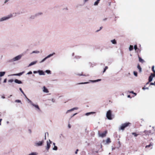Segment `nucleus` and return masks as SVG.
Here are the masks:
<instances>
[{"instance_id": "10", "label": "nucleus", "mask_w": 155, "mask_h": 155, "mask_svg": "<svg viewBox=\"0 0 155 155\" xmlns=\"http://www.w3.org/2000/svg\"><path fill=\"white\" fill-rule=\"evenodd\" d=\"M24 71H23L21 72H20V73H18V74H12V75H11V76H21V75L23 73H24Z\"/></svg>"}, {"instance_id": "50", "label": "nucleus", "mask_w": 155, "mask_h": 155, "mask_svg": "<svg viewBox=\"0 0 155 155\" xmlns=\"http://www.w3.org/2000/svg\"><path fill=\"white\" fill-rule=\"evenodd\" d=\"M6 82H7V79L5 78L4 79L3 82L4 83H5Z\"/></svg>"}, {"instance_id": "6", "label": "nucleus", "mask_w": 155, "mask_h": 155, "mask_svg": "<svg viewBox=\"0 0 155 155\" xmlns=\"http://www.w3.org/2000/svg\"><path fill=\"white\" fill-rule=\"evenodd\" d=\"M107 133V130H105L104 132L102 134H101L99 131H98V136L100 137H105L106 136V134Z\"/></svg>"}, {"instance_id": "14", "label": "nucleus", "mask_w": 155, "mask_h": 155, "mask_svg": "<svg viewBox=\"0 0 155 155\" xmlns=\"http://www.w3.org/2000/svg\"><path fill=\"white\" fill-rule=\"evenodd\" d=\"M54 54H55V53L54 52L52 54H50L48 55V56H47L45 58H46V59H48V58H50V57L52 56H53Z\"/></svg>"}, {"instance_id": "40", "label": "nucleus", "mask_w": 155, "mask_h": 155, "mask_svg": "<svg viewBox=\"0 0 155 155\" xmlns=\"http://www.w3.org/2000/svg\"><path fill=\"white\" fill-rule=\"evenodd\" d=\"M88 83H89V82H84V83H79L78 84H88Z\"/></svg>"}, {"instance_id": "44", "label": "nucleus", "mask_w": 155, "mask_h": 155, "mask_svg": "<svg viewBox=\"0 0 155 155\" xmlns=\"http://www.w3.org/2000/svg\"><path fill=\"white\" fill-rule=\"evenodd\" d=\"M32 74V71H30L29 72H28L27 73V74Z\"/></svg>"}, {"instance_id": "28", "label": "nucleus", "mask_w": 155, "mask_h": 155, "mask_svg": "<svg viewBox=\"0 0 155 155\" xmlns=\"http://www.w3.org/2000/svg\"><path fill=\"white\" fill-rule=\"evenodd\" d=\"M94 113V112H88V113H86L85 114V115L86 116H88V115H90L91 114H93Z\"/></svg>"}, {"instance_id": "45", "label": "nucleus", "mask_w": 155, "mask_h": 155, "mask_svg": "<svg viewBox=\"0 0 155 155\" xmlns=\"http://www.w3.org/2000/svg\"><path fill=\"white\" fill-rule=\"evenodd\" d=\"M150 76H153V78L155 77V74L152 73Z\"/></svg>"}, {"instance_id": "16", "label": "nucleus", "mask_w": 155, "mask_h": 155, "mask_svg": "<svg viewBox=\"0 0 155 155\" xmlns=\"http://www.w3.org/2000/svg\"><path fill=\"white\" fill-rule=\"evenodd\" d=\"M43 14V13L41 12H39L38 13H36L35 15V16H38L39 15H42Z\"/></svg>"}, {"instance_id": "30", "label": "nucleus", "mask_w": 155, "mask_h": 155, "mask_svg": "<svg viewBox=\"0 0 155 155\" xmlns=\"http://www.w3.org/2000/svg\"><path fill=\"white\" fill-rule=\"evenodd\" d=\"M58 149V147L56 146H54V147L53 148V150H57Z\"/></svg>"}, {"instance_id": "55", "label": "nucleus", "mask_w": 155, "mask_h": 155, "mask_svg": "<svg viewBox=\"0 0 155 155\" xmlns=\"http://www.w3.org/2000/svg\"><path fill=\"white\" fill-rule=\"evenodd\" d=\"M142 89H143L144 90H145V89H148L149 88L148 87H146V88L143 87Z\"/></svg>"}, {"instance_id": "61", "label": "nucleus", "mask_w": 155, "mask_h": 155, "mask_svg": "<svg viewBox=\"0 0 155 155\" xmlns=\"http://www.w3.org/2000/svg\"><path fill=\"white\" fill-rule=\"evenodd\" d=\"M2 119H0V125H1V122L2 121Z\"/></svg>"}, {"instance_id": "12", "label": "nucleus", "mask_w": 155, "mask_h": 155, "mask_svg": "<svg viewBox=\"0 0 155 155\" xmlns=\"http://www.w3.org/2000/svg\"><path fill=\"white\" fill-rule=\"evenodd\" d=\"M38 73L40 75H45V73L42 70H39L38 71Z\"/></svg>"}, {"instance_id": "46", "label": "nucleus", "mask_w": 155, "mask_h": 155, "mask_svg": "<svg viewBox=\"0 0 155 155\" xmlns=\"http://www.w3.org/2000/svg\"><path fill=\"white\" fill-rule=\"evenodd\" d=\"M51 101L53 103H54L55 102V100L53 98H52L51 100Z\"/></svg>"}, {"instance_id": "11", "label": "nucleus", "mask_w": 155, "mask_h": 155, "mask_svg": "<svg viewBox=\"0 0 155 155\" xmlns=\"http://www.w3.org/2000/svg\"><path fill=\"white\" fill-rule=\"evenodd\" d=\"M37 62V61H33L29 64V65H28V67H30L32 65H34V64H35Z\"/></svg>"}, {"instance_id": "27", "label": "nucleus", "mask_w": 155, "mask_h": 155, "mask_svg": "<svg viewBox=\"0 0 155 155\" xmlns=\"http://www.w3.org/2000/svg\"><path fill=\"white\" fill-rule=\"evenodd\" d=\"M25 97L26 98L27 100L28 101V103H29L30 102V101H31L29 99H28L26 96V95L25 94V95H24Z\"/></svg>"}, {"instance_id": "7", "label": "nucleus", "mask_w": 155, "mask_h": 155, "mask_svg": "<svg viewBox=\"0 0 155 155\" xmlns=\"http://www.w3.org/2000/svg\"><path fill=\"white\" fill-rule=\"evenodd\" d=\"M44 142V141L42 140L41 141H39L38 142H36L35 143V146L36 147H38L41 146Z\"/></svg>"}, {"instance_id": "21", "label": "nucleus", "mask_w": 155, "mask_h": 155, "mask_svg": "<svg viewBox=\"0 0 155 155\" xmlns=\"http://www.w3.org/2000/svg\"><path fill=\"white\" fill-rule=\"evenodd\" d=\"M111 141L110 140V138H108L106 140V143L105 144H108Z\"/></svg>"}, {"instance_id": "22", "label": "nucleus", "mask_w": 155, "mask_h": 155, "mask_svg": "<svg viewBox=\"0 0 155 155\" xmlns=\"http://www.w3.org/2000/svg\"><path fill=\"white\" fill-rule=\"evenodd\" d=\"M139 59V61L140 62H141L142 63H143L144 62V61L139 56H138Z\"/></svg>"}, {"instance_id": "35", "label": "nucleus", "mask_w": 155, "mask_h": 155, "mask_svg": "<svg viewBox=\"0 0 155 155\" xmlns=\"http://www.w3.org/2000/svg\"><path fill=\"white\" fill-rule=\"evenodd\" d=\"M15 102H17V103H21V104H22V103H21V100H16L15 101Z\"/></svg>"}, {"instance_id": "42", "label": "nucleus", "mask_w": 155, "mask_h": 155, "mask_svg": "<svg viewBox=\"0 0 155 155\" xmlns=\"http://www.w3.org/2000/svg\"><path fill=\"white\" fill-rule=\"evenodd\" d=\"M134 49H135V51L137 49V45H135L134 46Z\"/></svg>"}, {"instance_id": "62", "label": "nucleus", "mask_w": 155, "mask_h": 155, "mask_svg": "<svg viewBox=\"0 0 155 155\" xmlns=\"http://www.w3.org/2000/svg\"><path fill=\"white\" fill-rule=\"evenodd\" d=\"M21 93H22V94H23V95H25V94L24 93V92L23 91H22Z\"/></svg>"}, {"instance_id": "4", "label": "nucleus", "mask_w": 155, "mask_h": 155, "mask_svg": "<svg viewBox=\"0 0 155 155\" xmlns=\"http://www.w3.org/2000/svg\"><path fill=\"white\" fill-rule=\"evenodd\" d=\"M29 103L32 107H34L36 111H40V108L38 104H35L31 101H30V102Z\"/></svg>"}, {"instance_id": "43", "label": "nucleus", "mask_w": 155, "mask_h": 155, "mask_svg": "<svg viewBox=\"0 0 155 155\" xmlns=\"http://www.w3.org/2000/svg\"><path fill=\"white\" fill-rule=\"evenodd\" d=\"M36 16H35V15H32L31 16L30 18H31L34 19L35 18V17H36Z\"/></svg>"}, {"instance_id": "51", "label": "nucleus", "mask_w": 155, "mask_h": 155, "mask_svg": "<svg viewBox=\"0 0 155 155\" xmlns=\"http://www.w3.org/2000/svg\"><path fill=\"white\" fill-rule=\"evenodd\" d=\"M154 66H152V71H153V70H154Z\"/></svg>"}, {"instance_id": "2", "label": "nucleus", "mask_w": 155, "mask_h": 155, "mask_svg": "<svg viewBox=\"0 0 155 155\" xmlns=\"http://www.w3.org/2000/svg\"><path fill=\"white\" fill-rule=\"evenodd\" d=\"M12 17L13 15L12 14H9L6 16L0 18V22L7 20Z\"/></svg>"}, {"instance_id": "13", "label": "nucleus", "mask_w": 155, "mask_h": 155, "mask_svg": "<svg viewBox=\"0 0 155 155\" xmlns=\"http://www.w3.org/2000/svg\"><path fill=\"white\" fill-rule=\"evenodd\" d=\"M14 81L15 83H18V84H21L22 83V82L21 81L17 79H15Z\"/></svg>"}, {"instance_id": "34", "label": "nucleus", "mask_w": 155, "mask_h": 155, "mask_svg": "<svg viewBox=\"0 0 155 155\" xmlns=\"http://www.w3.org/2000/svg\"><path fill=\"white\" fill-rule=\"evenodd\" d=\"M39 53V51H33L32 52V53Z\"/></svg>"}, {"instance_id": "58", "label": "nucleus", "mask_w": 155, "mask_h": 155, "mask_svg": "<svg viewBox=\"0 0 155 155\" xmlns=\"http://www.w3.org/2000/svg\"><path fill=\"white\" fill-rule=\"evenodd\" d=\"M78 75H80V76H81V75H83V76H88V75H82V74H78Z\"/></svg>"}, {"instance_id": "20", "label": "nucleus", "mask_w": 155, "mask_h": 155, "mask_svg": "<svg viewBox=\"0 0 155 155\" xmlns=\"http://www.w3.org/2000/svg\"><path fill=\"white\" fill-rule=\"evenodd\" d=\"M153 76H150L149 77V79H148L149 82H150L151 81L153 80Z\"/></svg>"}, {"instance_id": "26", "label": "nucleus", "mask_w": 155, "mask_h": 155, "mask_svg": "<svg viewBox=\"0 0 155 155\" xmlns=\"http://www.w3.org/2000/svg\"><path fill=\"white\" fill-rule=\"evenodd\" d=\"M133 49V45H130L129 48V50L130 51H131Z\"/></svg>"}, {"instance_id": "1", "label": "nucleus", "mask_w": 155, "mask_h": 155, "mask_svg": "<svg viewBox=\"0 0 155 155\" xmlns=\"http://www.w3.org/2000/svg\"><path fill=\"white\" fill-rule=\"evenodd\" d=\"M22 56V55H19L8 61L9 62H12L20 60Z\"/></svg>"}, {"instance_id": "41", "label": "nucleus", "mask_w": 155, "mask_h": 155, "mask_svg": "<svg viewBox=\"0 0 155 155\" xmlns=\"http://www.w3.org/2000/svg\"><path fill=\"white\" fill-rule=\"evenodd\" d=\"M13 79H10L8 81L9 82L12 83L13 81Z\"/></svg>"}, {"instance_id": "37", "label": "nucleus", "mask_w": 155, "mask_h": 155, "mask_svg": "<svg viewBox=\"0 0 155 155\" xmlns=\"http://www.w3.org/2000/svg\"><path fill=\"white\" fill-rule=\"evenodd\" d=\"M46 59V58L45 57L40 62V63H41L44 61Z\"/></svg>"}, {"instance_id": "39", "label": "nucleus", "mask_w": 155, "mask_h": 155, "mask_svg": "<svg viewBox=\"0 0 155 155\" xmlns=\"http://www.w3.org/2000/svg\"><path fill=\"white\" fill-rule=\"evenodd\" d=\"M72 109H71L70 110H68L66 112V114H68V113H69V112H70V111H72Z\"/></svg>"}, {"instance_id": "25", "label": "nucleus", "mask_w": 155, "mask_h": 155, "mask_svg": "<svg viewBox=\"0 0 155 155\" xmlns=\"http://www.w3.org/2000/svg\"><path fill=\"white\" fill-rule=\"evenodd\" d=\"M153 146V143H150V144H149V145H147L145 147L146 148L149 147H152Z\"/></svg>"}, {"instance_id": "17", "label": "nucleus", "mask_w": 155, "mask_h": 155, "mask_svg": "<svg viewBox=\"0 0 155 155\" xmlns=\"http://www.w3.org/2000/svg\"><path fill=\"white\" fill-rule=\"evenodd\" d=\"M101 79H97V80H90V81L91 82H92L94 83V82H96L100 81H101Z\"/></svg>"}, {"instance_id": "59", "label": "nucleus", "mask_w": 155, "mask_h": 155, "mask_svg": "<svg viewBox=\"0 0 155 155\" xmlns=\"http://www.w3.org/2000/svg\"><path fill=\"white\" fill-rule=\"evenodd\" d=\"M19 89L20 90V91H21V92L22 91H22V89L21 88H19Z\"/></svg>"}, {"instance_id": "63", "label": "nucleus", "mask_w": 155, "mask_h": 155, "mask_svg": "<svg viewBox=\"0 0 155 155\" xmlns=\"http://www.w3.org/2000/svg\"><path fill=\"white\" fill-rule=\"evenodd\" d=\"M130 93L134 94V92L133 91H131L130 92Z\"/></svg>"}, {"instance_id": "3", "label": "nucleus", "mask_w": 155, "mask_h": 155, "mask_svg": "<svg viewBox=\"0 0 155 155\" xmlns=\"http://www.w3.org/2000/svg\"><path fill=\"white\" fill-rule=\"evenodd\" d=\"M130 124V123L129 122H127L122 124L121 125L120 127L119 128V130H124L125 128L129 126Z\"/></svg>"}, {"instance_id": "48", "label": "nucleus", "mask_w": 155, "mask_h": 155, "mask_svg": "<svg viewBox=\"0 0 155 155\" xmlns=\"http://www.w3.org/2000/svg\"><path fill=\"white\" fill-rule=\"evenodd\" d=\"M9 0H5L4 3L5 4L7 3Z\"/></svg>"}, {"instance_id": "24", "label": "nucleus", "mask_w": 155, "mask_h": 155, "mask_svg": "<svg viewBox=\"0 0 155 155\" xmlns=\"http://www.w3.org/2000/svg\"><path fill=\"white\" fill-rule=\"evenodd\" d=\"M144 132L146 134V135H149L150 133V130L147 131V130H145L144 131Z\"/></svg>"}, {"instance_id": "18", "label": "nucleus", "mask_w": 155, "mask_h": 155, "mask_svg": "<svg viewBox=\"0 0 155 155\" xmlns=\"http://www.w3.org/2000/svg\"><path fill=\"white\" fill-rule=\"evenodd\" d=\"M137 68L139 70V71L141 73L142 71V68L140 66L139 64H138L137 65Z\"/></svg>"}, {"instance_id": "36", "label": "nucleus", "mask_w": 155, "mask_h": 155, "mask_svg": "<svg viewBox=\"0 0 155 155\" xmlns=\"http://www.w3.org/2000/svg\"><path fill=\"white\" fill-rule=\"evenodd\" d=\"M108 68V67L107 66H106L105 67V68L104 69V71H103V73L105 72L106 70Z\"/></svg>"}, {"instance_id": "49", "label": "nucleus", "mask_w": 155, "mask_h": 155, "mask_svg": "<svg viewBox=\"0 0 155 155\" xmlns=\"http://www.w3.org/2000/svg\"><path fill=\"white\" fill-rule=\"evenodd\" d=\"M38 71H33V73L34 74H36V73H38Z\"/></svg>"}, {"instance_id": "54", "label": "nucleus", "mask_w": 155, "mask_h": 155, "mask_svg": "<svg viewBox=\"0 0 155 155\" xmlns=\"http://www.w3.org/2000/svg\"><path fill=\"white\" fill-rule=\"evenodd\" d=\"M78 149H77L76 150V151L75 152V154H77V153H78Z\"/></svg>"}, {"instance_id": "38", "label": "nucleus", "mask_w": 155, "mask_h": 155, "mask_svg": "<svg viewBox=\"0 0 155 155\" xmlns=\"http://www.w3.org/2000/svg\"><path fill=\"white\" fill-rule=\"evenodd\" d=\"M78 109V107H74L73 108H72V111L74 110H77Z\"/></svg>"}, {"instance_id": "23", "label": "nucleus", "mask_w": 155, "mask_h": 155, "mask_svg": "<svg viewBox=\"0 0 155 155\" xmlns=\"http://www.w3.org/2000/svg\"><path fill=\"white\" fill-rule=\"evenodd\" d=\"M5 71L0 72V77H2L5 74Z\"/></svg>"}, {"instance_id": "31", "label": "nucleus", "mask_w": 155, "mask_h": 155, "mask_svg": "<svg viewBox=\"0 0 155 155\" xmlns=\"http://www.w3.org/2000/svg\"><path fill=\"white\" fill-rule=\"evenodd\" d=\"M134 74L136 77L137 76V73L136 71H134Z\"/></svg>"}, {"instance_id": "15", "label": "nucleus", "mask_w": 155, "mask_h": 155, "mask_svg": "<svg viewBox=\"0 0 155 155\" xmlns=\"http://www.w3.org/2000/svg\"><path fill=\"white\" fill-rule=\"evenodd\" d=\"M54 54H55V53L54 52L52 54H50L48 55V56H47L45 58H46V59H48V58H50V57L52 56H53Z\"/></svg>"}, {"instance_id": "56", "label": "nucleus", "mask_w": 155, "mask_h": 155, "mask_svg": "<svg viewBox=\"0 0 155 155\" xmlns=\"http://www.w3.org/2000/svg\"><path fill=\"white\" fill-rule=\"evenodd\" d=\"M68 127L69 128H70L71 127V126L70 124H68Z\"/></svg>"}, {"instance_id": "33", "label": "nucleus", "mask_w": 155, "mask_h": 155, "mask_svg": "<svg viewBox=\"0 0 155 155\" xmlns=\"http://www.w3.org/2000/svg\"><path fill=\"white\" fill-rule=\"evenodd\" d=\"M45 72L48 74H51V71L49 70H47L45 71Z\"/></svg>"}, {"instance_id": "52", "label": "nucleus", "mask_w": 155, "mask_h": 155, "mask_svg": "<svg viewBox=\"0 0 155 155\" xmlns=\"http://www.w3.org/2000/svg\"><path fill=\"white\" fill-rule=\"evenodd\" d=\"M77 114V113H75V114H74L72 115V116L71 117V118L72 117H74V116L75 115H76Z\"/></svg>"}, {"instance_id": "53", "label": "nucleus", "mask_w": 155, "mask_h": 155, "mask_svg": "<svg viewBox=\"0 0 155 155\" xmlns=\"http://www.w3.org/2000/svg\"><path fill=\"white\" fill-rule=\"evenodd\" d=\"M100 30H97V32H98V31H99L100 30L102 29V27H100Z\"/></svg>"}, {"instance_id": "60", "label": "nucleus", "mask_w": 155, "mask_h": 155, "mask_svg": "<svg viewBox=\"0 0 155 155\" xmlns=\"http://www.w3.org/2000/svg\"><path fill=\"white\" fill-rule=\"evenodd\" d=\"M28 130V131L29 132V133H31V130L30 129H29Z\"/></svg>"}, {"instance_id": "8", "label": "nucleus", "mask_w": 155, "mask_h": 155, "mask_svg": "<svg viewBox=\"0 0 155 155\" xmlns=\"http://www.w3.org/2000/svg\"><path fill=\"white\" fill-rule=\"evenodd\" d=\"M51 143L52 142L50 140H49V141H47V146L46 149L48 150L49 149L50 147V143Z\"/></svg>"}, {"instance_id": "29", "label": "nucleus", "mask_w": 155, "mask_h": 155, "mask_svg": "<svg viewBox=\"0 0 155 155\" xmlns=\"http://www.w3.org/2000/svg\"><path fill=\"white\" fill-rule=\"evenodd\" d=\"M99 3V2H98V1H97H97H96L94 3V5H95V6H96V5H97L98 3Z\"/></svg>"}, {"instance_id": "9", "label": "nucleus", "mask_w": 155, "mask_h": 155, "mask_svg": "<svg viewBox=\"0 0 155 155\" xmlns=\"http://www.w3.org/2000/svg\"><path fill=\"white\" fill-rule=\"evenodd\" d=\"M42 91H43L45 93H48L49 92V91L47 88H46V87L44 86H43V88H42Z\"/></svg>"}, {"instance_id": "32", "label": "nucleus", "mask_w": 155, "mask_h": 155, "mask_svg": "<svg viewBox=\"0 0 155 155\" xmlns=\"http://www.w3.org/2000/svg\"><path fill=\"white\" fill-rule=\"evenodd\" d=\"M132 134L134 135L135 137H136L138 135V134H137L135 133H132Z\"/></svg>"}, {"instance_id": "19", "label": "nucleus", "mask_w": 155, "mask_h": 155, "mask_svg": "<svg viewBox=\"0 0 155 155\" xmlns=\"http://www.w3.org/2000/svg\"><path fill=\"white\" fill-rule=\"evenodd\" d=\"M110 42L114 44H117V41L115 39H114L110 41Z\"/></svg>"}, {"instance_id": "64", "label": "nucleus", "mask_w": 155, "mask_h": 155, "mask_svg": "<svg viewBox=\"0 0 155 155\" xmlns=\"http://www.w3.org/2000/svg\"><path fill=\"white\" fill-rule=\"evenodd\" d=\"M106 20H107V18H105L104 19H103V20L104 21H106Z\"/></svg>"}, {"instance_id": "5", "label": "nucleus", "mask_w": 155, "mask_h": 155, "mask_svg": "<svg viewBox=\"0 0 155 155\" xmlns=\"http://www.w3.org/2000/svg\"><path fill=\"white\" fill-rule=\"evenodd\" d=\"M106 117L107 118L110 120L112 119L111 117V111L109 110H108L106 114Z\"/></svg>"}, {"instance_id": "57", "label": "nucleus", "mask_w": 155, "mask_h": 155, "mask_svg": "<svg viewBox=\"0 0 155 155\" xmlns=\"http://www.w3.org/2000/svg\"><path fill=\"white\" fill-rule=\"evenodd\" d=\"M89 0H84V3H85L86 2L88 1Z\"/></svg>"}, {"instance_id": "47", "label": "nucleus", "mask_w": 155, "mask_h": 155, "mask_svg": "<svg viewBox=\"0 0 155 155\" xmlns=\"http://www.w3.org/2000/svg\"><path fill=\"white\" fill-rule=\"evenodd\" d=\"M150 85H155V81L154 82V83H150Z\"/></svg>"}]
</instances>
